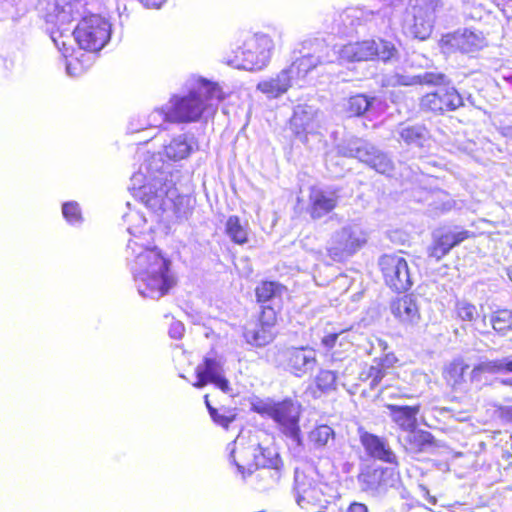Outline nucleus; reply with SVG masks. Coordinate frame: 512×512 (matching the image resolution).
Masks as SVG:
<instances>
[{
  "label": "nucleus",
  "mask_w": 512,
  "mask_h": 512,
  "mask_svg": "<svg viewBox=\"0 0 512 512\" xmlns=\"http://www.w3.org/2000/svg\"><path fill=\"white\" fill-rule=\"evenodd\" d=\"M425 99L432 110H442V100L437 93H429L425 96Z\"/></svg>",
  "instance_id": "obj_43"
},
{
  "label": "nucleus",
  "mask_w": 512,
  "mask_h": 512,
  "mask_svg": "<svg viewBox=\"0 0 512 512\" xmlns=\"http://www.w3.org/2000/svg\"><path fill=\"white\" fill-rule=\"evenodd\" d=\"M225 234L236 245H245L249 242V226L237 215H230L225 222Z\"/></svg>",
  "instance_id": "obj_22"
},
{
  "label": "nucleus",
  "mask_w": 512,
  "mask_h": 512,
  "mask_svg": "<svg viewBox=\"0 0 512 512\" xmlns=\"http://www.w3.org/2000/svg\"><path fill=\"white\" fill-rule=\"evenodd\" d=\"M251 410L262 417L271 418L283 435L291 438L298 445L302 443L301 405L293 399L284 398L280 401L258 400L252 403Z\"/></svg>",
  "instance_id": "obj_3"
},
{
  "label": "nucleus",
  "mask_w": 512,
  "mask_h": 512,
  "mask_svg": "<svg viewBox=\"0 0 512 512\" xmlns=\"http://www.w3.org/2000/svg\"><path fill=\"white\" fill-rule=\"evenodd\" d=\"M389 308L397 323L405 330L414 329L421 321L419 304L411 294L394 298L390 302Z\"/></svg>",
  "instance_id": "obj_13"
},
{
  "label": "nucleus",
  "mask_w": 512,
  "mask_h": 512,
  "mask_svg": "<svg viewBox=\"0 0 512 512\" xmlns=\"http://www.w3.org/2000/svg\"><path fill=\"white\" fill-rule=\"evenodd\" d=\"M203 91L192 90L186 95H175L170 107L162 109L163 119L169 123H191L198 121L207 108V101H223L225 94L217 83L205 81Z\"/></svg>",
  "instance_id": "obj_2"
},
{
  "label": "nucleus",
  "mask_w": 512,
  "mask_h": 512,
  "mask_svg": "<svg viewBox=\"0 0 512 512\" xmlns=\"http://www.w3.org/2000/svg\"><path fill=\"white\" fill-rule=\"evenodd\" d=\"M478 315V310L474 304L466 301L456 302L454 319L458 321L463 328L473 323L478 318Z\"/></svg>",
  "instance_id": "obj_30"
},
{
  "label": "nucleus",
  "mask_w": 512,
  "mask_h": 512,
  "mask_svg": "<svg viewBox=\"0 0 512 512\" xmlns=\"http://www.w3.org/2000/svg\"><path fill=\"white\" fill-rule=\"evenodd\" d=\"M62 213L64 218L70 224H77L82 221L81 209L76 202H66L62 206Z\"/></svg>",
  "instance_id": "obj_37"
},
{
  "label": "nucleus",
  "mask_w": 512,
  "mask_h": 512,
  "mask_svg": "<svg viewBox=\"0 0 512 512\" xmlns=\"http://www.w3.org/2000/svg\"><path fill=\"white\" fill-rule=\"evenodd\" d=\"M320 63L321 61L319 58L315 57L314 55H302L296 58L285 70L288 75H290L292 80L302 79L309 72L314 70Z\"/></svg>",
  "instance_id": "obj_24"
},
{
  "label": "nucleus",
  "mask_w": 512,
  "mask_h": 512,
  "mask_svg": "<svg viewBox=\"0 0 512 512\" xmlns=\"http://www.w3.org/2000/svg\"><path fill=\"white\" fill-rule=\"evenodd\" d=\"M191 147L185 139L174 138L164 148V153L170 160L178 161L189 156Z\"/></svg>",
  "instance_id": "obj_32"
},
{
  "label": "nucleus",
  "mask_w": 512,
  "mask_h": 512,
  "mask_svg": "<svg viewBox=\"0 0 512 512\" xmlns=\"http://www.w3.org/2000/svg\"><path fill=\"white\" fill-rule=\"evenodd\" d=\"M337 374L334 371L321 369L315 379L312 393L314 396H320L336 389Z\"/></svg>",
  "instance_id": "obj_26"
},
{
  "label": "nucleus",
  "mask_w": 512,
  "mask_h": 512,
  "mask_svg": "<svg viewBox=\"0 0 512 512\" xmlns=\"http://www.w3.org/2000/svg\"><path fill=\"white\" fill-rule=\"evenodd\" d=\"M317 494V490L314 488L308 489L304 491V494L299 496L297 499L298 504L302 508H312L313 504L311 503L310 499L314 498V496Z\"/></svg>",
  "instance_id": "obj_42"
},
{
  "label": "nucleus",
  "mask_w": 512,
  "mask_h": 512,
  "mask_svg": "<svg viewBox=\"0 0 512 512\" xmlns=\"http://www.w3.org/2000/svg\"><path fill=\"white\" fill-rule=\"evenodd\" d=\"M66 58V67L70 74L77 75L83 72L87 67L88 63L86 60L82 59L84 56L81 54L80 56L77 53H72L67 55L65 52L63 53Z\"/></svg>",
  "instance_id": "obj_36"
},
{
  "label": "nucleus",
  "mask_w": 512,
  "mask_h": 512,
  "mask_svg": "<svg viewBox=\"0 0 512 512\" xmlns=\"http://www.w3.org/2000/svg\"><path fill=\"white\" fill-rule=\"evenodd\" d=\"M367 244V233L354 226H344L336 234L333 243L326 249L334 262H344Z\"/></svg>",
  "instance_id": "obj_9"
},
{
  "label": "nucleus",
  "mask_w": 512,
  "mask_h": 512,
  "mask_svg": "<svg viewBox=\"0 0 512 512\" xmlns=\"http://www.w3.org/2000/svg\"><path fill=\"white\" fill-rule=\"evenodd\" d=\"M204 403L212 421L224 429H228L231 423L237 418V414L234 409H225L223 414L219 413V411L211 405L208 394L204 395Z\"/></svg>",
  "instance_id": "obj_29"
},
{
  "label": "nucleus",
  "mask_w": 512,
  "mask_h": 512,
  "mask_svg": "<svg viewBox=\"0 0 512 512\" xmlns=\"http://www.w3.org/2000/svg\"><path fill=\"white\" fill-rule=\"evenodd\" d=\"M506 274L509 280L512 282V265L506 269Z\"/></svg>",
  "instance_id": "obj_49"
},
{
  "label": "nucleus",
  "mask_w": 512,
  "mask_h": 512,
  "mask_svg": "<svg viewBox=\"0 0 512 512\" xmlns=\"http://www.w3.org/2000/svg\"><path fill=\"white\" fill-rule=\"evenodd\" d=\"M383 281L392 291L401 293L412 286L410 270L406 259L398 254H384L378 261Z\"/></svg>",
  "instance_id": "obj_10"
},
{
  "label": "nucleus",
  "mask_w": 512,
  "mask_h": 512,
  "mask_svg": "<svg viewBox=\"0 0 512 512\" xmlns=\"http://www.w3.org/2000/svg\"><path fill=\"white\" fill-rule=\"evenodd\" d=\"M461 104V97L458 93L450 91V109H455Z\"/></svg>",
  "instance_id": "obj_47"
},
{
  "label": "nucleus",
  "mask_w": 512,
  "mask_h": 512,
  "mask_svg": "<svg viewBox=\"0 0 512 512\" xmlns=\"http://www.w3.org/2000/svg\"><path fill=\"white\" fill-rule=\"evenodd\" d=\"M469 365L462 359L456 358L450 363V377L454 383H460L468 373Z\"/></svg>",
  "instance_id": "obj_38"
},
{
  "label": "nucleus",
  "mask_w": 512,
  "mask_h": 512,
  "mask_svg": "<svg viewBox=\"0 0 512 512\" xmlns=\"http://www.w3.org/2000/svg\"><path fill=\"white\" fill-rule=\"evenodd\" d=\"M274 48L272 39L264 34L249 37L234 52L237 66L244 70H260L267 65Z\"/></svg>",
  "instance_id": "obj_7"
},
{
  "label": "nucleus",
  "mask_w": 512,
  "mask_h": 512,
  "mask_svg": "<svg viewBox=\"0 0 512 512\" xmlns=\"http://www.w3.org/2000/svg\"><path fill=\"white\" fill-rule=\"evenodd\" d=\"M140 200L148 207H153L158 203V194L156 191H149L147 192L145 190V187H143L139 194Z\"/></svg>",
  "instance_id": "obj_40"
},
{
  "label": "nucleus",
  "mask_w": 512,
  "mask_h": 512,
  "mask_svg": "<svg viewBox=\"0 0 512 512\" xmlns=\"http://www.w3.org/2000/svg\"><path fill=\"white\" fill-rule=\"evenodd\" d=\"M73 35L81 49L96 53L109 42L111 38V24L102 15L90 13L78 21Z\"/></svg>",
  "instance_id": "obj_5"
},
{
  "label": "nucleus",
  "mask_w": 512,
  "mask_h": 512,
  "mask_svg": "<svg viewBox=\"0 0 512 512\" xmlns=\"http://www.w3.org/2000/svg\"><path fill=\"white\" fill-rule=\"evenodd\" d=\"M127 250L133 256L132 269L142 296L159 299L174 289L177 278L171 261L158 248L144 246L141 238L135 236L128 241Z\"/></svg>",
  "instance_id": "obj_1"
},
{
  "label": "nucleus",
  "mask_w": 512,
  "mask_h": 512,
  "mask_svg": "<svg viewBox=\"0 0 512 512\" xmlns=\"http://www.w3.org/2000/svg\"><path fill=\"white\" fill-rule=\"evenodd\" d=\"M359 439L370 458L398 465V458L385 438L368 431H362Z\"/></svg>",
  "instance_id": "obj_16"
},
{
  "label": "nucleus",
  "mask_w": 512,
  "mask_h": 512,
  "mask_svg": "<svg viewBox=\"0 0 512 512\" xmlns=\"http://www.w3.org/2000/svg\"><path fill=\"white\" fill-rule=\"evenodd\" d=\"M344 512H369V509L364 503L352 502Z\"/></svg>",
  "instance_id": "obj_45"
},
{
  "label": "nucleus",
  "mask_w": 512,
  "mask_h": 512,
  "mask_svg": "<svg viewBox=\"0 0 512 512\" xmlns=\"http://www.w3.org/2000/svg\"><path fill=\"white\" fill-rule=\"evenodd\" d=\"M448 253V235L441 234L434 236L429 248V257L436 261L441 260Z\"/></svg>",
  "instance_id": "obj_35"
},
{
  "label": "nucleus",
  "mask_w": 512,
  "mask_h": 512,
  "mask_svg": "<svg viewBox=\"0 0 512 512\" xmlns=\"http://www.w3.org/2000/svg\"><path fill=\"white\" fill-rule=\"evenodd\" d=\"M512 373V359L487 360L476 365L471 371L472 379H479L483 374Z\"/></svg>",
  "instance_id": "obj_23"
},
{
  "label": "nucleus",
  "mask_w": 512,
  "mask_h": 512,
  "mask_svg": "<svg viewBox=\"0 0 512 512\" xmlns=\"http://www.w3.org/2000/svg\"><path fill=\"white\" fill-rule=\"evenodd\" d=\"M282 321V315L271 308L258 310L253 327L245 328L243 337L251 346L261 348L271 344L278 336L277 327Z\"/></svg>",
  "instance_id": "obj_8"
},
{
  "label": "nucleus",
  "mask_w": 512,
  "mask_h": 512,
  "mask_svg": "<svg viewBox=\"0 0 512 512\" xmlns=\"http://www.w3.org/2000/svg\"><path fill=\"white\" fill-rule=\"evenodd\" d=\"M292 81L290 75L283 69L275 77L260 81L256 88L269 98H278L289 90Z\"/></svg>",
  "instance_id": "obj_20"
},
{
  "label": "nucleus",
  "mask_w": 512,
  "mask_h": 512,
  "mask_svg": "<svg viewBox=\"0 0 512 512\" xmlns=\"http://www.w3.org/2000/svg\"><path fill=\"white\" fill-rule=\"evenodd\" d=\"M338 206L336 191L327 192L316 186L309 189L307 212L312 220H319Z\"/></svg>",
  "instance_id": "obj_15"
},
{
  "label": "nucleus",
  "mask_w": 512,
  "mask_h": 512,
  "mask_svg": "<svg viewBox=\"0 0 512 512\" xmlns=\"http://www.w3.org/2000/svg\"><path fill=\"white\" fill-rule=\"evenodd\" d=\"M371 106V100L364 94H356L349 97L346 105V112L349 117L364 115Z\"/></svg>",
  "instance_id": "obj_33"
},
{
  "label": "nucleus",
  "mask_w": 512,
  "mask_h": 512,
  "mask_svg": "<svg viewBox=\"0 0 512 512\" xmlns=\"http://www.w3.org/2000/svg\"><path fill=\"white\" fill-rule=\"evenodd\" d=\"M233 464L243 476H249L259 470L280 471L283 461L279 454L270 447H240L231 452Z\"/></svg>",
  "instance_id": "obj_4"
},
{
  "label": "nucleus",
  "mask_w": 512,
  "mask_h": 512,
  "mask_svg": "<svg viewBox=\"0 0 512 512\" xmlns=\"http://www.w3.org/2000/svg\"><path fill=\"white\" fill-rule=\"evenodd\" d=\"M316 111L308 105H297L288 121L292 133L306 141L307 136L314 129Z\"/></svg>",
  "instance_id": "obj_18"
},
{
  "label": "nucleus",
  "mask_w": 512,
  "mask_h": 512,
  "mask_svg": "<svg viewBox=\"0 0 512 512\" xmlns=\"http://www.w3.org/2000/svg\"><path fill=\"white\" fill-rule=\"evenodd\" d=\"M308 441L315 449H323L334 441L335 431L327 424H317L308 432Z\"/></svg>",
  "instance_id": "obj_25"
},
{
  "label": "nucleus",
  "mask_w": 512,
  "mask_h": 512,
  "mask_svg": "<svg viewBox=\"0 0 512 512\" xmlns=\"http://www.w3.org/2000/svg\"><path fill=\"white\" fill-rule=\"evenodd\" d=\"M483 38L473 31H464L461 35L458 46L461 51L471 53L483 47Z\"/></svg>",
  "instance_id": "obj_34"
},
{
  "label": "nucleus",
  "mask_w": 512,
  "mask_h": 512,
  "mask_svg": "<svg viewBox=\"0 0 512 512\" xmlns=\"http://www.w3.org/2000/svg\"><path fill=\"white\" fill-rule=\"evenodd\" d=\"M426 132L427 129L424 125H407L400 129L399 136L406 145H420Z\"/></svg>",
  "instance_id": "obj_31"
},
{
  "label": "nucleus",
  "mask_w": 512,
  "mask_h": 512,
  "mask_svg": "<svg viewBox=\"0 0 512 512\" xmlns=\"http://www.w3.org/2000/svg\"><path fill=\"white\" fill-rule=\"evenodd\" d=\"M196 381L193 386L202 388L213 384L224 393L231 391L229 380L223 374L220 361L217 358L204 357L202 362L195 368Z\"/></svg>",
  "instance_id": "obj_12"
},
{
  "label": "nucleus",
  "mask_w": 512,
  "mask_h": 512,
  "mask_svg": "<svg viewBox=\"0 0 512 512\" xmlns=\"http://www.w3.org/2000/svg\"><path fill=\"white\" fill-rule=\"evenodd\" d=\"M500 383H501L503 386H506V387H510V388H512V378L502 379V380L500 381Z\"/></svg>",
  "instance_id": "obj_48"
},
{
  "label": "nucleus",
  "mask_w": 512,
  "mask_h": 512,
  "mask_svg": "<svg viewBox=\"0 0 512 512\" xmlns=\"http://www.w3.org/2000/svg\"><path fill=\"white\" fill-rule=\"evenodd\" d=\"M287 293L288 287L277 280H260L254 288L255 302L259 305V310L267 307L279 315H282L283 310L282 296Z\"/></svg>",
  "instance_id": "obj_11"
},
{
  "label": "nucleus",
  "mask_w": 512,
  "mask_h": 512,
  "mask_svg": "<svg viewBox=\"0 0 512 512\" xmlns=\"http://www.w3.org/2000/svg\"><path fill=\"white\" fill-rule=\"evenodd\" d=\"M472 236H473V234L468 231H460L458 233H455L453 235L452 241L450 242V248H452L453 246L459 244L460 242H462Z\"/></svg>",
  "instance_id": "obj_44"
},
{
  "label": "nucleus",
  "mask_w": 512,
  "mask_h": 512,
  "mask_svg": "<svg viewBox=\"0 0 512 512\" xmlns=\"http://www.w3.org/2000/svg\"><path fill=\"white\" fill-rule=\"evenodd\" d=\"M183 330H184V328H183L182 324L177 322V323L172 324L171 329H170V334L173 338L180 339L182 337Z\"/></svg>",
  "instance_id": "obj_46"
},
{
  "label": "nucleus",
  "mask_w": 512,
  "mask_h": 512,
  "mask_svg": "<svg viewBox=\"0 0 512 512\" xmlns=\"http://www.w3.org/2000/svg\"><path fill=\"white\" fill-rule=\"evenodd\" d=\"M387 472L386 468H367L362 471L359 476V482L366 490H375L384 484V475Z\"/></svg>",
  "instance_id": "obj_28"
},
{
  "label": "nucleus",
  "mask_w": 512,
  "mask_h": 512,
  "mask_svg": "<svg viewBox=\"0 0 512 512\" xmlns=\"http://www.w3.org/2000/svg\"><path fill=\"white\" fill-rule=\"evenodd\" d=\"M67 4L59 0H48L46 4V20L53 22L66 13Z\"/></svg>",
  "instance_id": "obj_39"
},
{
  "label": "nucleus",
  "mask_w": 512,
  "mask_h": 512,
  "mask_svg": "<svg viewBox=\"0 0 512 512\" xmlns=\"http://www.w3.org/2000/svg\"><path fill=\"white\" fill-rule=\"evenodd\" d=\"M398 362L399 359L393 352L383 354L361 371L360 379L368 382L369 387L374 389L391 370L396 368Z\"/></svg>",
  "instance_id": "obj_17"
},
{
  "label": "nucleus",
  "mask_w": 512,
  "mask_h": 512,
  "mask_svg": "<svg viewBox=\"0 0 512 512\" xmlns=\"http://www.w3.org/2000/svg\"><path fill=\"white\" fill-rule=\"evenodd\" d=\"M430 502L434 504V503L436 502L435 497H431V498H430Z\"/></svg>",
  "instance_id": "obj_50"
},
{
  "label": "nucleus",
  "mask_w": 512,
  "mask_h": 512,
  "mask_svg": "<svg viewBox=\"0 0 512 512\" xmlns=\"http://www.w3.org/2000/svg\"><path fill=\"white\" fill-rule=\"evenodd\" d=\"M392 421L398 425L403 431H408L417 426V415L420 412V405H404L398 406L394 404H386Z\"/></svg>",
  "instance_id": "obj_19"
},
{
  "label": "nucleus",
  "mask_w": 512,
  "mask_h": 512,
  "mask_svg": "<svg viewBox=\"0 0 512 512\" xmlns=\"http://www.w3.org/2000/svg\"><path fill=\"white\" fill-rule=\"evenodd\" d=\"M317 365L315 350L308 346L290 347L285 352L286 369L296 377H303Z\"/></svg>",
  "instance_id": "obj_14"
},
{
  "label": "nucleus",
  "mask_w": 512,
  "mask_h": 512,
  "mask_svg": "<svg viewBox=\"0 0 512 512\" xmlns=\"http://www.w3.org/2000/svg\"><path fill=\"white\" fill-rule=\"evenodd\" d=\"M345 332V330H340L338 332L329 333L322 337L321 344L328 350H331L335 347L339 336Z\"/></svg>",
  "instance_id": "obj_41"
},
{
  "label": "nucleus",
  "mask_w": 512,
  "mask_h": 512,
  "mask_svg": "<svg viewBox=\"0 0 512 512\" xmlns=\"http://www.w3.org/2000/svg\"><path fill=\"white\" fill-rule=\"evenodd\" d=\"M397 50L394 44L384 39H370L347 43L340 49L339 57L346 62L388 61Z\"/></svg>",
  "instance_id": "obj_6"
},
{
  "label": "nucleus",
  "mask_w": 512,
  "mask_h": 512,
  "mask_svg": "<svg viewBox=\"0 0 512 512\" xmlns=\"http://www.w3.org/2000/svg\"><path fill=\"white\" fill-rule=\"evenodd\" d=\"M417 37H419L420 39H425V36L424 35H417Z\"/></svg>",
  "instance_id": "obj_51"
},
{
  "label": "nucleus",
  "mask_w": 512,
  "mask_h": 512,
  "mask_svg": "<svg viewBox=\"0 0 512 512\" xmlns=\"http://www.w3.org/2000/svg\"><path fill=\"white\" fill-rule=\"evenodd\" d=\"M407 432L403 440V446L409 453H422L434 444V438L428 431L414 427Z\"/></svg>",
  "instance_id": "obj_21"
},
{
  "label": "nucleus",
  "mask_w": 512,
  "mask_h": 512,
  "mask_svg": "<svg viewBox=\"0 0 512 512\" xmlns=\"http://www.w3.org/2000/svg\"><path fill=\"white\" fill-rule=\"evenodd\" d=\"M490 323L495 332L501 335L512 331V310L509 308H499L492 312Z\"/></svg>",
  "instance_id": "obj_27"
}]
</instances>
